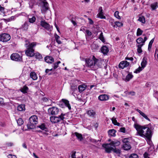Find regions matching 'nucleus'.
<instances>
[{
	"label": "nucleus",
	"instance_id": "nucleus-40",
	"mask_svg": "<svg viewBox=\"0 0 158 158\" xmlns=\"http://www.w3.org/2000/svg\"><path fill=\"white\" fill-rule=\"evenodd\" d=\"M115 25L116 28H117V27H121L123 26V24L119 21H116L115 22Z\"/></svg>",
	"mask_w": 158,
	"mask_h": 158
},
{
	"label": "nucleus",
	"instance_id": "nucleus-52",
	"mask_svg": "<svg viewBox=\"0 0 158 158\" xmlns=\"http://www.w3.org/2000/svg\"><path fill=\"white\" fill-rule=\"evenodd\" d=\"M45 70V72L46 74H48V75H51L52 74V73L54 72V70Z\"/></svg>",
	"mask_w": 158,
	"mask_h": 158
},
{
	"label": "nucleus",
	"instance_id": "nucleus-37",
	"mask_svg": "<svg viewBox=\"0 0 158 158\" xmlns=\"http://www.w3.org/2000/svg\"><path fill=\"white\" fill-rule=\"evenodd\" d=\"M71 90L73 92V93L77 90V86L75 85L72 84L71 85Z\"/></svg>",
	"mask_w": 158,
	"mask_h": 158
},
{
	"label": "nucleus",
	"instance_id": "nucleus-16",
	"mask_svg": "<svg viewBox=\"0 0 158 158\" xmlns=\"http://www.w3.org/2000/svg\"><path fill=\"white\" fill-rule=\"evenodd\" d=\"M109 51L108 48L106 46H103L101 48V52L104 55H106Z\"/></svg>",
	"mask_w": 158,
	"mask_h": 158
},
{
	"label": "nucleus",
	"instance_id": "nucleus-30",
	"mask_svg": "<svg viewBox=\"0 0 158 158\" xmlns=\"http://www.w3.org/2000/svg\"><path fill=\"white\" fill-rule=\"evenodd\" d=\"M86 89V86L85 85H81L78 87L79 91L81 93L85 90Z\"/></svg>",
	"mask_w": 158,
	"mask_h": 158
},
{
	"label": "nucleus",
	"instance_id": "nucleus-20",
	"mask_svg": "<svg viewBox=\"0 0 158 158\" xmlns=\"http://www.w3.org/2000/svg\"><path fill=\"white\" fill-rule=\"evenodd\" d=\"M28 90V87L26 85H25L22 88H21L19 89V90L23 94L27 93Z\"/></svg>",
	"mask_w": 158,
	"mask_h": 158
},
{
	"label": "nucleus",
	"instance_id": "nucleus-45",
	"mask_svg": "<svg viewBox=\"0 0 158 158\" xmlns=\"http://www.w3.org/2000/svg\"><path fill=\"white\" fill-rule=\"evenodd\" d=\"M37 127L40 128L42 130H45L46 129V127L45 126V125L44 123H42L41 125L37 126Z\"/></svg>",
	"mask_w": 158,
	"mask_h": 158
},
{
	"label": "nucleus",
	"instance_id": "nucleus-12",
	"mask_svg": "<svg viewBox=\"0 0 158 158\" xmlns=\"http://www.w3.org/2000/svg\"><path fill=\"white\" fill-rule=\"evenodd\" d=\"M130 63L127 60L122 61L119 63L118 66L119 68L122 69L128 66L129 65Z\"/></svg>",
	"mask_w": 158,
	"mask_h": 158
},
{
	"label": "nucleus",
	"instance_id": "nucleus-58",
	"mask_svg": "<svg viewBox=\"0 0 158 158\" xmlns=\"http://www.w3.org/2000/svg\"><path fill=\"white\" fill-rule=\"evenodd\" d=\"M98 14V16L99 18L102 19H105L106 17V16L103 15V13H102L101 14H100V13H99Z\"/></svg>",
	"mask_w": 158,
	"mask_h": 158
},
{
	"label": "nucleus",
	"instance_id": "nucleus-44",
	"mask_svg": "<svg viewBox=\"0 0 158 158\" xmlns=\"http://www.w3.org/2000/svg\"><path fill=\"white\" fill-rule=\"evenodd\" d=\"M119 12L118 11H116L114 13V16L117 19H121V18L120 16L119 15Z\"/></svg>",
	"mask_w": 158,
	"mask_h": 158
},
{
	"label": "nucleus",
	"instance_id": "nucleus-28",
	"mask_svg": "<svg viewBox=\"0 0 158 158\" xmlns=\"http://www.w3.org/2000/svg\"><path fill=\"white\" fill-rule=\"evenodd\" d=\"M30 77L33 80H35L37 79L36 74L34 72H31L30 73Z\"/></svg>",
	"mask_w": 158,
	"mask_h": 158
},
{
	"label": "nucleus",
	"instance_id": "nucleus-15",
	"mask_svg": "<svg viewBox=\"0 0 158 158\" xmlns=\"http://www.w3.org/2000/svg\"><path fill=\"white\" fill-rule=\"evenodd\" d=\"M98 99L101 101H105L108 100L109 99V96L106 94H103L99 95Z\"/></svg>",
	"mask_w": 158,
	"mask_h": 158
},
{
	"label": "nucleus",
	"instance_id": "nucleus-39",
	"mask_svg": "<svg viewBox=\"0 0 158 158\" xmlns=\"http://www.w3.org/2000/svg\"><path fill=\"white\" fill-rule=\"evenodd\" d=\"M92 35V32L89 30L87 29L86 30L85 37L87 39L89 37H90Z\"/></svg>",
	"mask_w": 158,
	"mask_h": 158
},
{
	"label": "nucleus",
	"instance_id": "nucleus-59",
	"mask_svg": "<svg viewBox=\"0 0 158 158\" xmlns=\"http://www.w3.org/2000/svg\"><path fill=\"white\" fill-rule=\"evenodd\" d=\"M141 115L144 118H145L146 119L149 121H150V119L148 118L147 116L144 113H142Z\"/></svg>",
	"mask_w": 158,
	"mask_h": 158
},
{
	"label": "nucleus",
	"instance_id": "nucleus-36",
	"mask_svg": "<svg viewBox=\"0 0 158 158\" xmlns=\"http://www.w3.org/2000/svg\"><path fill=\"white\" fill-rule=\"evenodd\" d=\"M36 19V17L34 16H32L31 18H28L29 22L30 23H33Z\"/></svg>",
	"mask_w": 158,
	"mask_h": 158
},
{
	"label": "nucleus",
	"instance_id": "nucleus-63",
	"mask_svg": "<svg viewBox=\"0 0 158 158\" xmlns=\"http://www.w3.org/2000/svg\"><path fill=\"white\" fill-rule=\"evenodd\" d=\"M125 60H130L132 62L134 60V59L132 57H129L127 56L126 57H125Z\"/></svg>",
	"mask_w": 158,
	"mask_h": 158
},
{
	"label": "nucleus",
	"instance_id": "nucleus-3",
	"mask_svg": "<svg viewBox=\"0 0 158 158\" xmlns=\"http://www.w3.org/2000/svg\"><path fill=\"white\" fill-rule=\"evenodd\" d=\"M36 42H32L27 46V49L25 51L26 55L29 57H32L34 56L35 50L33 49L36 45Z\"/></svg>",
	"mask_w": 158,
	"mask_h": 158
},
{
	"label": "nucleus",
	"instance_id": "nucleus-61",
	"mask_svg": "<svg viewBox=\"0 0 158 158\" xmlns=\"http://www.w3.org/2000/svg\"><path fill=\"white\" fill-rule=\"evenodd\" d=\"M4 8L0 6V14H2L4 12Z\"/></svg>",
	"mask_w": 158,
	"mask_h": 158
},
{
	"label": "nucleus",
	"instance_id": "nucleus-62",
	"mask_svg": "<svg viewBox=\"0 0 158 158\" xmlns=\"http://www.w3.org/2000/svg\"><path fill=\"white\" fill-rule=\"evenodd\" d=\"M7 157L8 158H17L15 155L12 154H9L7 156Z\"/></svg>",
	"mask_w": 158,
	"mask_h": 158
},
{
	"label": "nucleus",
	"instance_id": "nucleus-23",
	"mask_svg": "<svg viewBox=\"0 0 158 158\" xmlns=\"http://www.w3.org/2000/svg\"><path fill=\"white\" fill-rule=\"evenodd\" d=\"M133 77V76L129 73L127 75L126 78L125 79L123 78V79L126 82H128L130 81V79H132Z\"/></svg>",
	"mask_w": 158,
	"mask_h": 158
},
{
	"label": "nucleus",
	"instance_id": "nucleus-13",
	"mask_svg": "<svg viewBox=\"0 0 158 158\" xmlns=\"http://www.w3.org/2000/svg\"><path fill=\"white\" fill-rule=\"evenodd\" d=\"M72 158H83V155L79 152H74L71 155Z\"/></svg>",
	"mask_w": 158,
	"mask_h": 158
},
{
	"label": "nucleus",
	"instance_id": "nucleus-48",
	"mask_svg": "<svg viewBox=\"0 0 158 158\" xmlns=\"http://www.w3.org/2000/svg\"><path fill=\"white\" fill-rule=\"evenodd\" d=\"M157 5V3L156 2L154 4H152L151 5V7L152 8V10H155L156 8V6Z\"/></svg>",
	"mask_w": 158,
	"mask_h": 158
},
{
	"label": "nucleus",
	"instance_id": "nucleus-1",
	"mask_svg": "<svg viewBox=\"0 0 158 158\" xmlns=\"http://www.w3.org/2000/svg\"><path fill=\"white\" fill-rule=\"evenodd\" d=\"M85 65L86 67L89 68H93L94 66L97 65L98 68H101V67L99 65H98L99 63V60L96 58L94 56H92V59L89 58H86L85 60Z\"/></svg>",
	"mask_w": 158,
	"mask_h": 158
},
{
	"label": "nucleus",
	"instance_id": "nucleus-8",
	"mask_svg": "<svg viewBox=\"0 0 158 158\" xmlns=\"http://www.w3.org/2000/svg\"><path fill=\"white\" fill-rule=\"evenodd\" d=\"M59 109L56 106H53L49 108L48 110V113L49 115H56L59 114Z\"/></svg>",
	"mask_w": 158,
	"mask_h": 158
},
{
	"label": "nucleus",
	"instance_id": "nucleus-47",
	"mask_svg": "<svg viewBox=\"0 0 158 158\" xmlns=\"http://www.w3.org/2000/svg\"><path fill=\"white\" fill-rule=\"evenodd\" d=\"M136 42L139 44L142 43L143 44V39L142 37H139L136 40Z\"/></svg>",
	"mask_w": 158,
	"mask_h": 158
},
{
	"label": "nucleus",
	"instance_id": "nucleus-57",
	"mask_svg": "<svg viewBox=\"0 0 158 158\" xmlns=\"http://www.w3.org/2000/svg\"><path fill=\"white\" fill-rule=\"evenodd\" d=\"M98 14V16L99 18L102 19H105L106 17V16L103 15V13H102L101 14H100V13H99Z\"/></svg>",
	"mask_w": 158,
	"mask_h": 158
},
{
	"label": "nucleus",
	"instance_id": "nucleus-27",
	"mask_svg": "<svg viewBox=\"0 0 158 158\" xmlns=\"http://www.w3.org/2000/svg\"><path fill=\"white\" fill-rule=\"evenodd\" d=\"M74 134L76 136L77 139L80 141H81L83 140V137L81 134L77 132H75Z\"/></svg>",
	"mask_w": 158,
	"mask_h": 158
},
{
	"label": "nucleus",
	"instance_id": "nucleus-49",
	"mask_svg": "<svg viewBox=\"0 0 158 158\" xmlns=\"http://www.w3.org/2000/svg\"><path fill=\"white\" fill-rule=\"evenodd\" d=\"M113 152L116 153L117 154H120L121 153V151L118 149H117L116 148H114V149L113 150Z\"/></svg>",
	"mask_w": 158,
	"mask_h": 158
},
{
	"label": "nucleus",
	"instance_id": "nucleus-50",
	"mask_svg": "<svg viewBox=\"0 0 158 158\" xmlns=\"http://www.w3.org/2000/svg\"><path fill=\"white\" fill-rule=\"evenodd\" d=\"M90 142H91L92 143H97L98 142H100L101 141V140H97L94 139H90Z\"/></svg>",
	"mask_w": 158,
	"mask_h": 158
},
{
	"label": "nucleus",
	"instance_id": "nucleus-55",
	"mask_svg": "<svg viewBox=\"0 0 158 158\" xmlns=\"http://www.w3.org/2000/svg\"><path fill=\"white\" fill-rule=\"evenodd\" d=\"M5 145L8 147H12L14 145V143L12 142H8L5 143Z\"/></svg>",
	"mask_w": 158,
	"mask_h": 158
},
{
	"label": "nucleus",
	"instance_id": "nucleus-6",
	"mask_svg": "<svg viewBox=\"0 0 158 158\" xmlns=\"http://www.w3.org/2000/svg\"><path fill=\"white\" fill-rule=\"evenodd\" d=\"M143 135L142 137H145L147 140L148 141H150L151 140L152 135V133L150 129L147 126L146 129L144 130V132L143 133Z\"/></svg>",
	"mask_w": 158,
	"mask_h": 158
},
{
	"label": "nucleus",
	"instance_id": "nucleus-33",
	"mask_svg": "<svg viewBox=\"0 0 158 158\" xmlns=\"http://www.w3.org/2000/svg\"><path fill=\"white\" fill-rule=\"evenodd\" d=\"M112 123L114 125L117 126H120V123L117 122V120H116L115 118H113L111 119Z\"/></svg>",
	"mask_w": 158,
	"mask_h": 158
},
{
	"label": "nucleus",
	"instance_id": "nucleus-31",
	"mask_svg": "<svg viewBox=\"0 0 158 158\" xmlns=\"http://www.w3.org/2000/svg\"><path fill=\"white\" fill-rule=\"evenodd\" d=\"M123 148L125 150H128L130 149L131 147L130 143H128L123 144Z\"/></svg>",
	"mask_w": 158,
	"mask_h": 158
},
{
	"label": "nucleus",
	"instance_id": "nucleus-2",
	"mask_svg": "<svg viewBox=\"0 0 158 158\" xmlns=\"http://www.w3.org/2000/svg\"><path fill=\"white\" fill-rule=\"evenodd\" d=\"M29 122L27 125L28 129H33L35 128L36 125L38 123V118L35 115L31 116L29 118Z\"/></svg>",
	"mask_w": 158,
	"mask_h": 158
},
{
	"label": "nucleus",
	"instance_id": "nucleus-21",
	"mask_svg": "<svg viewBox=\"0 0 158 158\" xmlns=\"http://www.w3.org/2000/svg\"><path fill=\"white\" fill-rule=\"evenodd\" d=\"M51 122L54 123H59L57 116H52L50 118Z\"/></svg>",
	"mask_w": 158,
	"mask_h": 158
},
{
	"label": "nucleus",
	"instance_id": "nucleus-5",
	"mask_svg": "<svg viewBox=\"0 0 158 158\" xmlns=\"http://www.w3.org/2000/svg\"><path fill=\"white\" fill-rule=\"evenodd\" d=\"M147 126H141L138 124H135L134 127L137 131V133L138 135L142 137L143 135V133L144 132V130L146 129Z\"/></svg>",
	"mask_w": 158,
	"mask_h": 158
},
{
	"label": "nucleus",
	"instance_id": "nucleus-24",
	"mask_svg": "<svg viewBox=\"0 0 158 158\" xmlns=\"http://www.w3.org/2000/svg\"><path fill=\"white\" fill-rule=\"evenodd\" d=\"M34 56H35V58L39 60H40L42 59L41 55L38 52H35Z\"/></svg>",
	"mask_w": 158,
	"mask_h": 158
},
{
	"label": "nucleus",
	"instance_id": "nucleus-4",
	"mask_svg": "<svg viewBox=\"0 0 158 158\" xmlns=\"http://www.w3.org/2000/svg\"><path fill=\"white\" fill-rule=\"evenodd\" d=\"M120 144V142L118 141H112L108 144H103L102 146L105 148V151L106 153H110L111 151L114 149V148L111 147H106L107 145H109L112 146L114 147H115L116 146H119Z\"/></svg>",
	"mask_w": 158,
	"mask_h": 158
},
{
	"label": "nucleus",
	"instance_id": "nucleus-29",
	"mask_svg": "<svg viewBox=\"0 0 158 158\" xmlns=\"http://www.w3.org/2000/svg\"><path fill=\"white\" fill-rule=\"evenodd\" d=\"M64 116H65V114L61 113L60 115L57 116L59 122L61 121L64 120V119L65 118L64 117Z\"/></svg>",
	"mask_w": 158,
	"mask_h": 158
},
{
	"label": "nucleus",
	"instance_id": "nucleus-14",
	"mask_svg": "<svg viewBox=\"0 0 158 158\" xmlns=\"http://www.w3.org/2000/svg\"><path fill=\"white\" fill-rule=\"evenodd\" d=\"M61 101H62V103L64 104L65 107H67L69 110L71 109V106L68 100L62 99H61Z\"/></svg>",
	"mask_w": 158,
	"mask_h": 158
},
{
	"label": "nucleus",
	"instance_id": "nucleus-60",
	"mask_svg": "<svg viewBox=\"0 0 158 158\" xmlns=\"http://www.w3.org/2000/svg\"><path fill=\"white\" fill-rule=\"evenodd\" d=\"M59 106L62 108L65 107L64 104L62 103V101L60 102L58 104Z\"/></svg>",
	"mask_w": 158,
	"mask_h": 158
},
{
	"label": "nucleus",
	"instance_id": "nucleus-11",
	"mask_svg": "<svg viewBox=\"0 0 158 158\" xmlns=\"http://www.w3.org/2000/svg\"><path fill=\"white\" fill-rule=\"evenodd\" d=\"M40 25L42 27L47 30H49L51 28L49 24L46 22L45 20L40 21Z\"/></svg>",
	"mask_w": 158,
	"mask_h": 158
},
{
	"label": "nucleus",
	"instance_id": "nucleus-26",
	"mask_svg": "<svg viewBox=\"0 0 158 158\" xmlns=\"http://www.w3.org/2000/svg\"><path fill=\"white\" fill-rule=\"evenodd\" d=\"M116 131L114 129L110 130L108 131V134L110 136L114 137L115 136Z\"/></svg>",
	"mask_w": 158,
	"mask_h": 158
},
{
	"label": "nucleus",
	"instance_id": "nucleus-10",
	"mask_svg": "<svg viewBox=\"0 0 158 158\" xmlns=\"http://www.w3.org/2000/svg\"><path fill=\"white\" fill-rule=\"evenodd\" d=\"M39 2L40 3L43 4L41 6L42 11L45 12L48 10V4L46 0H39Z\"/></svg>",
	"mask_w": 158,
	"mask_h": 158
},
{
	"label": "nucleus",
	"instance_id": "nucleus-42",
	"mask_svg": "<svg viewBox=\"0 0 158 158\" xmlns=\"http://www.w3.org/2000/svg\"><path fill=\"white\" fill-rule=\"evenodd\" d=\"M98 38L101 40L103 43H104L105 42V40L104 39V38L103 37V33L102 32L99 37Z\"/></svg>",
	"mask_w": 158,
	"mask_h": 158
},
{
	"label": "nucleus",
	"instance_id": "nucleus-64",
	"mask_svg": "<svg viewBox=\"0 0 158 158\" xmlns=\"http://www.w3.org/2000/svg\"><path fill=\"white\" fill-rule=\"evenodd\" d=\"M120 131L123 133H125L126 129L124 127H122L120 129Z\"/></svg>",
	"mask_w": 158,
	"mask_h": 158
},
{
	"label": "nucleus",
	"instance_id": "nucleus-34",
	"mask_svg": "<svg viewBox=\"0 0 158 158\" xmlns=\"http://www.w3.org/2000/svg\"><path fill=\"white\" fill-rule=\"evenodd\" d=\"M154 38H153L149 42L148 45V50L150 51L151 48L152 44L154 41Z\"/></svg>",
	"mask_w": 158,
	"mask_h": 158
},
{
	"label": "nucleus",
	"instance_id": "nucleus-51",
	"mask_svg": "<svg viewBox=\"0 0 158 158\" xmlns=\"http://www.w3.org/2000/svg\"><path fill=\"white\" fill-rule=\"evenodd\" d=\"M5 104L3 98H0V106H3Z\"/></svg>",
	"mask_w": 158,
	"mask_h": 158
},
{
	"label": "nucleus",
	"instance_id": "nucleus-19",
	"mask_svg": "<svg viewBox=\"0 0 158 158\" xmlns=\"http://www.w3.org/2000/svg\"><path fill=\"white\" fill-rule=\"evenodd\" d=\"M91 47L93 52H95L98 50L99 46L95 42H93L91 46Z\"/></svg>",
	"mask_w": 158,
	"mask_h": 158
},
{
	"label": "nucleus",
	"instance_id": "nucleus-22",
	"mask_svg": "<svg viewBox=\"0 0 158 158\" xmlns=\"http://www.w3.org/2000/svg\"><path fill=\"white\" fill-rule=\"evenodd\" d=\"M88 115L91 117L93 118L94 117L95 114V112L93 110H88L86 112Z\"/></svg>",
	"mask_w": 158,
	"mask_h": 158
},
{
	"label": "nucleus",
	"instance_id": "nucleus-46",
	"mask_svg": "<svg viewBox=\"0 0 158 158\" xmlns=\"http://www.w3.org/2000/svg\"><path fill=\"white\" fill-rule=\"evenodd\" d=\"M143 32V31L140 28H138L137 30L136 35L137 36L141 35Z\"/></svg>",
	"mask_w": 158,
	"mask_h": 158
},
{
	"label": "nucleus",
	"instance_id": "nucleus-7",
	"mask_svg": "<svg viewBox=\"0 0 158 158\" xmlns=\"http://www.w3.org/2000/svg\"><path fill=\"white\" fill-rule=\"evenodd\" d=\"M10 58L12 60L20 62L23 60L22 56V54H19L18 53H12L10 56Z\"/></svg>",
	"mask_w": 158,
	"mask_h": 158
},
{
	"label": "nucleus",
	"instance_id": "nucleus-35",
	"mask_svg": "<svg viewBox=\"0 0 158 158\" xmlns=\"http://www.w3.org/2000/svg\"><path fill=\"white\" fill-rule=\"evenodd\" d=\"M147 64V61L146 60L144 59V58H143V60L141 63V68H144L146 66Z\"/></svg>",
	"mask_w": 158,
	"mask_h": 158
},
{
	"label": "nucleus",
	"instance_id": "nucleus-43",
	"mask_svg": "<svg viewBox=\"0 0 158 158\" xmlns=\"http://www.w3.org/2000/svg\"><path fill=\"white\" fill-rule=\"evenodd\" d=\"M109 22L110 25L113 27L114 28H115V22L113 19H110L109 20Z\"/></svg>",
	"mask_w": 158,
	"mask_h": 158
},
{
	"label": "nucleus",
	"instance_id": "nucleus-25",
	"mask_svg": "<svg viewBox=\"0 0 158 158\" xmlns=\"http://www.w3.org/2000/svg\"><path fill=\"white\" fill-rule=\"evenodd\" d=\"M17 110L20 111H25V105L24 104H20L17 107Z\"/></svg>",
	"mask_w": 158,
	"mask_h": 158
},
{
	"label": "nucleus",
	"instance_id": "nucleus-9",
	"mask_svg": "<svg viewBox=\"0 0 158 158\" xmlns=\"http://www.w3.org/2000/svg\"><path fill=\"white\" fill-rule=\"evenodd\" d=\"M11 39L10 35L8 33H2L0 34V41L6 42L9 41Z\"/></svg>",
	"mask_w": 158,
	"mask_h": 158
},
{
	"label": "nucleus",
	"instance_id": "nucleus-53",
	"mask_svg": "<svg viewBox=\"0 0 158 158\" xmlns=\"http://www.w3.org/2000/svg\"><path fill=\"white\" fill-rule=\"evenodd\" d=\"M129 140L128 138H125L123 140V144L128 143H130L128 140Z\"/></svg>",
	"mask_w": 158,
	"mask_h": 158
},
{
	"label": "nucleus",
	"instance_id": "nucleus-17",
	"mask_svg": "<svg viewBox=\"0 0 158 158\" xmlns=\"http://www.w3.org/2000/svg\"><path fill=\"white\" fill-rule=\"evenodd\" d=\"M29 23L27 22H25L22 25L21 29L24 31H27L28 29Z\"/></svg>",
	"mask_w": 158,
	"mask_h": 158
},
{
	"label": "nucleus",
	"instance_id": "nucleus-32",
	"mask_svg": "<svg viewBox=\"0 0 158 158\" xmlns=\"http://www.w3.org/2000/svg\"><path fill=\"white\" fill-rule=\"evenodd\" d=\"M144 45L143 44H139L137 45V52L139 53H140L142 52V50L141 49V47L142 46Z\"/></svg>",
	"mask_w": 158,
	"mask_h": 158
},
{
	"label": "nucleus",
	"instance_id": "nucleus-18",
	"mask_svg": "<svg viewBox=\"0 0 158 158\" xmlns=\"http://www.w3.org/2000/svg\"><path fill=\"white\" fill-rule=\"evenodd\" d=\"M44 60L46 62L48 63H52L54 61V58L52 57L48 56L45 57Z\"/></svg>",
	"mask_w": 158,
	"mask_h": 158
},
{
	"label": "nucleus",
	"instance_id": "nucleus-38",
	"mask_svg": "<svg viewBox=\"0 0 158 158\" xmlns=\"http://www.w3.org/2000/svg\"><path fill=\"white\" fill-rule=\"evenodd\" d=\"M138 20L142 23H145V18L143 16L139 17Z\"/></svg>",
	"mask_w": 158,
	"mask_h": 158
},
{
	"label": "nucleus",
	"instance_id": "nucleus-41",
	"mask_svg": "<svg viewBox=\"0 0 158 158\" xmlns=\"http://www.w3.org/2000/svg\"><path fill=\"white\" fill-rule=\"evenodd\" d=\"M17 122L18 125L21 126L23 123V121L22 118H20L17 120Z\"/></svg>",
	"mask_w": 158,
	"mask_h": 158
},
{
	"label": "nucleus",
	"instance_id": "nucleus-54",
	"mask_svg": "<svg viewBox=\"0 0 158 158\" xmlns=\"http://www.w3.org/2000/svg\"><path fill=\"white\" fill-rule=\"evenodd\" d=\"M129 158H138V156L136 154H132L130 156Z\"/></svg>",
	"mask_w": 158,
	"mask_h": 158
},
{
	"label": "nucleus",
	"instance_id": "nucleus-56",
	"mask_svg": "<svg viewBox=\"0 0 158 158\" xmlns=\"http://www.w3.org/2000/svg\"><path fill=\"white\" fill-rule=\"evenodd\" d=\"M60 63V61H58L57 62L54 63V66L53 67L54 69H55L57 68L58 67L59 64Z\"/></svg>",
	"mask_w": 158,
	"mask_h": 158
}]
</instances>
